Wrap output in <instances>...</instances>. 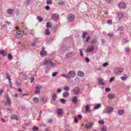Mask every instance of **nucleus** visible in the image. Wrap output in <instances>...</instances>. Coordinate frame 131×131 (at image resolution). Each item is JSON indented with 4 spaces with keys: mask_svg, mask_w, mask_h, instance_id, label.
I'll list each match as a JSON object with an SVG mask.
<instances>
[{
    "mask_svg": "<svg viewBox=\"0 0 131 131\" xmlns=\"http://www.w3.org/2000/svg\"><path fill=\"white\" fill-rule=\"evenodd\" d=\"M43 65H50L51 67H54L56 66V64L53 63L50 60L46 59L45 60Z\"/></svg>",
    "mask_w": 131,
    "mask_h": 131,
    "instance_id": "1",
    "label": "nucleus"
},
{
    "mask_svg": "<svg viewBox=\"0 0 131 131\" xmlns=\"http://www.w3.org/2000/svg\"><path fill=\"white\" fill-rule=\"evenodd\" d=\"M67 74L68 78H73L76 75V73L74 71L70 70L69 71Z\"/></svg>",
    "mask_w": 131,
    "mask_h": 131,
    "instance_id": "2",
    "label": "nucleus"
},
{
    "mask_svg": "<svg viewBox=\"0 0 131 131\" xmlns=\"http://www.w3.org/2000/svg\"><path fill=\"white\" fill-rule=\"evenodd\" d=\"M124 69L122 68H118L115 69L114 73L115 74H118L121 73L123 71Z\"/></svg>",
    "mask_w": 131,
    "mask_h": 131,
    "instance_id": "3",
    "label": "nucleus"
},
{
    "mask_svg": "<svg viewBox=\"0 0 131 131\" xmlns=\"http://www.w3.org/2000/svg\"><path fill=\"white\" fill-rule=\"evenodd\" d=\"M7 102L5 103V104L6 105L10 106L11 104V100L9 98L8 95L7 94L6 95Z\"/></svg>",
    "mask_w": 131,
    "mask_h": 131,
    "instance_id": "4",
    "label": "nucleus"
},
{
    "mask_svg": "<svg viewBox=\"0 0 131 131\" xmlns=\"http://www.w3.org/2000/svg\"><path fill=\"white\" fill-rule=\"evenodd\" d=\"M113 110L112 107H107L105 109L104 112L105 113H110L112 112Z\"/></svg>",
    "mask_w": 131,
    "mask_h": 131,
    "instance_id": "5",
    "label": "nucleus"
},
{
    "mask_svg": "<svg viewBox=\"0 0 131 131\" xmlns=\"http://www.w3.org/2000/svg\"><path fill=\"white\" fill-rule=\"evenodd\" d=\"M118 6L119 8L124 9L126 8V5L124 3L121 2L119 3Z\"/></svg>",
    "mask_w": 131,
    "mask_h": 131,
    "instance_id": "6",
    "label": "nucleus"
},
{
    "mask_svg": "<svg viewBox=\"0 0 131 131\" xmlns=\"http://www.w3.org/2000/svg\"><path fill=\"white\" fill-rule=\"evenodd\" d=\"M68 19L70 21H73L74 18V15L72 14H71L68 15L67 17Z\"/></svg>",
    "mask_w": 131,
    "mask_h": 131,
    "instance_id": "7",
    "label": "nucleus"
},
{
    "mask_svg": "<svg viewBox=\"0 0 131 131\" xmlns=\"http://www.w3.org/2000/svg\"><path fill=\"white\" fill-rule=\"evenodd\" d=\"M94 50V47L93 46H89L86 49L85 51L87 52H90L93 51Z\"/></svg>",
    "mask_w": 131,
    "mask_h": 131,
    "instance_id": "8",
    "label": "nucleus"
},
{
    "mask_svg": "<svg viewBox=\"0 0 131 131\" xmlns=\"http://www.w3.org/2000/svg\"><path fill=\"white\" fill-rule=\"evenodd\" d=\"M24 34V32L22 31H19L16 34V37L18 38L21 37Z\"/></svg>",
    "mask_w": 131,
    "mask_h": 131,
    "instance_id": "9",
    "label": "nucleus"
},
{
    "mask_svg": "<svg viewBox=\"0 0 131 131\" xmlns=\"http://www.w3.org/2000/svg\"><path fill=\"white\" fill-rule=\"evenodd\" d=\"M80 91V89L77 87H75L73 90V92L75 94H77L79 93Z\"/></svg>",
    "mask_w": 131,
    "mask_h": 131,
    "instance_id": "10",
    "label": "nucleus"
},
{
    "mask_svg": "<svg viewBox=\"0 0 131 131\" xmlns=\"http://www.w3.org/2000/svg\"><path fill=\"white\" fill-rule=\"evenodd\" d=\"M75 54L74 52H68L66 54V56L67 58H71L74 56Z\"/></svg>",
    "mask_w": 131,
    "mask_h": 131,
    "instance_id": "11",
    "label": "nucleus"
},
{
    "mask_svg": "<svg viewBox=\"0 0 131 131\" xmlns=\"http://www.w3.org/2000/svg\"><path fill=\"white\" fill-rule=\"evenodd\" d=\"M93 123L92 122H90L85 124V127L87 129L91 128L92 126Z\"/></svg>",
    "mask_w": 131,
    "mask_h": 131,
    "instance_id": "12",
    "label": "nucleus"
},
{
    "mask_svg": "<svg viewBox=\"0 0 131 131\" xmlns=\"http://www.w3.org/2000/svg\"><path fill=\"white\" fill-rule=\"evenodd\" d=\"M125 113V111L123 110H119L117 111V114L119 116L123 115Z\"/></svg>",
    "mask_w": 131,
    "mask_h": 131,
    "instance_id": "13",
    "label": "nucleus"
},
{
    "mask_svg": "<svg viewBox=\"0 0 131 131\" xmlns=\"http://www.w3.org/2000/svg\"><path fill=\"white\" fill-rule=\"evenodd\" d=\"M123 14L122 12L118 13L117 15V18L119 19H121L123 18Z\"/></svg>",
    "mask_w": 131,
    "mask_h": 131,
    "instance_id": "14",
    "label": "nucleus"
},
{
    "mask_svg": "<svg viewBox=\"0 0 131 131\" xmlns=\"http://www.w3.org/2000/svg\"><path fill=\"white\" fill-rule=\"evenodd\" d=\"M47 100V97L46 96H44L42 97L41 99V101L43 103H46Z\"/></svg>",
    "mask_w": 131,
    "mask_h": 131,
    "instance_id": "15",
    "label": "nucleus"
},
{
    "mask_svg": "<svg viewBox=\"0 0 131 131\" xmlns=\"http://www.w3.org/2000/svg\"><path fill=\"white\" fill-rule=\"evenodd\" d=\"M10 117L12 119H15L17 120H18V118L16 115L15 114H13L11 115Z\"/></svg>",
    "mask_w": 131,
    "mask_h": 131,
    "instance_id": "16",
    "label": "nucleus"
},
{
    "mask_svg": "<svg viewBox=\"0 0 131 131\" xmlns=\"http://www.w3.org/2000/svg\"><path fill=\"white\" fill-rule=\"evenodd\" d=\"M0 53L3 54V56H5L7 55V51L4 50H0Z\"/></svg>",
    "mask_w": 131,
    "mask_h": 131,
    "instance_id": "17",
    "label": "nucleus"
},
{
    "mask_svg": "<svg viewBox=\"0 0 131 131\" xmlns=\"http://www.w3.org/2000/svg\"><path fill=\"white\" fill-rule=\"evenodd\" d=\"M108 96L110 99H112L114 98L115 95L113 93H110L108 95Z\"/></svg>",
    "mask_w": 131,
    "mask_h": 131,
    "instance_id": "18",
    "label": "nucleus"
},
{
    "mask_svg": "<svg viewBox=\"0 0 131 131\" xmlns=\"http://www.w3.org/2000/svg\"><path fill=\"white\" fill-rule=\"evenodd\" d=\"M98 83L99 84L102 85H104V83L102 82L103 79L101 78H99L98 79Z\"/></svg>",
    "mask_w": 131,
    "mask_h": 131,
    "instance_id": "19",
    "label": "nucleus"
},
{
    "mask_svg": "<svg viewBox=\"0 0 131 131\" xmlns=\"http://www.w3.org/2000/svg\"><path fill=\"white\" fill-rule=\"evenodd\" d=\"M58 115L60 116L62 114V111L60 108H59L57 111Z\"/></svg>",
    "mask_w": 131,
    "mask_h": 131,
    "instance_id": "20",
    "label": "nucleus"
},
{
    "mask_svg": "<svg viewBox=\"0 0 131 131\" xmlns=\"http://www.w3.org/2000/svg\"><path fill=\"white\" fill-rule=\"evenodd\" d=\"M78 75L81 77H82L84 76V73L81 71H79L78 72Z\"/></svg>",
    "mask_w": 131,
    "mask_h": 131,
    "instance_id": "21",
    "label": "nucleus"
},
{
    "mask_svg": "<svg viewBox=\"0 0 131 131\" xmlns=\"http://www.w3.org/2000/svg\"><path fill=\"white\" fill-rule=\"evenodd\" d=\"M33 101L36 104L38 103L39 101L38 98L36 97H34L33 98Z\"/></svg>",
    "mask_w": 131,
    "mask_h": 131,
    "instance_id": "22",
    "label": "nucleus"
},
{
    "mask_svg": "<svg viewBox=\"0 0 131 131\" xmlns=\"http://www.w3.org/2000/svg\"><path fill=\"white\" fill-rule=\"evenodd\" d=\"M40 54L42 56H46L47 55V53L45 51L42 50L40 51Z\"/></svg>",
    "mask_w": 131,
    "mask_h": 131,
    "instance_id": "23",
    "label": "nucleus"
},
{
    "mask_svg": "<svg viewBox=\"0 0 131 131\" xmlns=\"http://www.w3.org/2000/svg\"><path fill=\"white\" fill-rule=\"evenodd\" d=\"M129 41V40L127 38H124L122 40V42L123 44H125L127 43Z\"/></svg>",
    "mask_w": 131,
    "mask_h": 131,
    "instance_id": "24",
    "label": "nucleus"
},
{
    "mask_svg": "<svg viewBox=\"0 0 131 131\" xmlns=\"http://www.w3.org/2000/svg\"><path fill=\"white\" fill-rule=\"evenodd\" d=\"M128 78V77L126 74H125L124 76H122L120 77L121 80H125L127 79Z\"/></svg>",
    "mask_w": 131,
    "mask_h": 131,
    "instance_id": "25",
    "label": "nucleus"
},
{
    "mask_svg": "<svg viewBox=\"0 0 131 131\" xmlns=\"http://www.w3.org/2000/svg\"><path fill=\"white\" fill-rule=\"evenodd\" d=\"M6 78L8 79L9 83L10 84L11 82V79L10 78V76L8 73H6Z\"/></svg>",
    "mask_w": 131,
    "mask_h": 131,
    "instance_id": "26",
    "label": "nucleus"
},
{
    "mask_svg": "<svg viewBox=\"0 0 131 131\" xmlns=\"http://www.w3.org/2000/svg\"><path fill=\"white\" fill-rule=\"evenodd\" d=\"M59 15L58 14H55L53 15L52 16V18L53 19H55L56 18L58 17Z\"/></svg>",
    "mask_w": 131,
    "mask_h": 131,
    "instance_id": "27",
    "label": "nucleus"
},
{
    "mask_svg": "<svg viewBox=\"0 0 131 131\" xmlns=\"http://www.w3.org/2000/svg\"><path fill=\"white\" fill-rule=\"evenodd\" d=\"M62 95L63 97L66 98L68 96L69 93L67 92H64L63 94Z\"/></svg>",
    "mask_w": 131,
    "mask_h": 131,
    "instance_id": "28",
    "label": "nucleus"
},
{
    "mask_svg": "<svg viewBox=\"0 0 131 131\" xmlns=\"http://www.w3.org/2000/svg\"><path fill=\"white\" fill-rule=\"evenodd\" d=\"M102 131H107V127L105 125L103 126L101 128Z\"/></svg>",
    "mask_w": 131,
    "mask_h": 131,
    "instance_id": "29",
    "label": "nucleus"
},
{
    "mask_svg": "<svg viewBox=\"0 0 131 131\" xmlns=\"http://www.w3.org/2000/svg\"><path fill=\"white\" fill-rule=\"evenodd\" d=\"M85 111L86 112H89L90 111V106L89 105H88L85 106Z\"/></svg>",
    "mask_w": 131,
    "mask_h": 131,
    "instance_id": "30",
    "label": "nucleus"
},
{
    "mask_svg": "<svg viewBox=\"0 0 131 131\" xmlns=\"http://www.w3.org/2000/svg\"><path fill=\"white\" fill-rule=\"evenodd\" d=\"M14 10H12L11 9H9L7 10V12L8 14L9 15H11L12 14Z\"/></svg>",
    "mask_w": 131,
    "mask_h": 131,
    "instance_id": "31",
    "label": "nucleus"
},
{
    "mask_svg": "<svg viewBox=\"0 0 131 131\" xmlns=\"http://www.w3.org/2000/svg\"><path fill=\"white\" fill-rule=\"evenodd\" d=\"M101 104H98L96 105L94 107V110H96L99 108L101 106Z\"/></svg>",
    "mask_w": 131,
    "mask_h": 131,
    "instance_id": "32",
    "label": "nucleus"
},
{
    "mask_svg": "<svg viewBox=\"0 0 131 131\" xmlns=\"http://www.w3.org/2000/svg\"><path fill=\"white\" fill-rule=\"evenodd\" d=\"M37 19L39 20V22H41L42 20V19L39 16H37Z\"/></svg>",
    "mask_w": 131,
    "mask_h": 131,
    "instance_id": "33",
    "label": "nucleus"
},
{
    "mask_svg": "<svg viewBox=\"0 0 131 131\" xmlns=\"http://www.w3.org/2000/svg\"><path fill=\"white\" fill-rule=\"evenodd\" d=\"M42 87L41 85H36L35 87V89L36 90L40 89Z\"/></svg>",
    "mask_w": 131,
    "mask_h": 131,
    "instance_id": "34",
    "label": "nucleus"
},
{
    "mask_svg": "<svg viewBox=\"0 0 131 131\" xmlns=\"http://www.w3.org/2000/svg\"><path fill=\"white\" fill-rule=\"evenodd\" d=\"M77 101V98L76 96L73 97L72 99V101L74 103H76Z\"/></svg>",
    "mask_w": 131,
    "mask_h": 131,
    "instance_id": "35",
    "label": "nucleus"
},
{
    "mask_svg": "<svg viewBox=\"0 0 131 131\" xmlns=\"http://www.w3.org/2000/svg\"><path fill=\"white\" fill-rule=\"evenodd\" d=\"M46 3L47 4L51 5L52 3V0H47V1Z\"/></svg>",
    "mask_w": 131,
    "mask_h": 131,
    "instance_id": "36",
    "label": "nucleus"
},
{
    "mask_svg": "<svg viewBox=\"0 0 131 131\" xmlns=\"http://www.w3.org/2000/svg\"><path fill=\"white\" fill-rule=\"evenodd\" d=\"M57 97V95L55 93L53 94L52 96V99L53 100H55L56 99V98Z\"/></svg>",
    "mask_w": 131,
    "mask_h": 131,
    "instance_id": "37",
    "label": "nucleus"
},
{
    "mask_svg": "<svg viewBox=\"0 0 131 131\" xmlns=\"http://www.w3.org/2000/svg\"><path fill=\"white\" fill-rule=\"evenodd\" d=\"M50 33L49 30L48 29H47L45 30V34L46 35H49Z\"/></svg>",
    "mask_w": 131,
    "mask_h": 131,
    "instance_id": "38",
    "label": "nucleus"
},
{
    "mask_svg": "<svg viewBox=\"0 0 131 131\" xmlns=\"http://www.w3.org/2000/svg\"><path fill=\"white\" fill-rule=\"evenodd\" d=\"M87 35V33L86 32H84L82 35V37L83 38H85L86 36Z\"/></svg>",
    "mask_w": 131,
    "mask_h": 131,
    "instance_id": "39",
    "label": "nucleus"
},
{
    "mask_svg": "<svg viewBox=\"0 0 131 131\" xmlns=\"http://www.w3.org/2000/svg\"><path fill=\"white\" fill-rule=\"evenodd\" d=\"M46 27L48 28L51 27V24L49 23H47Z\"/></svg>",
    "mask_w": 131,
    "mask_h": 131,
    "instance_id": "40",
    "label": "nucleus"
},
{
    "mask_svg": "<svg viewBox=\"0 0 131 131\" xmlns=\"http://www.w3.org/2000/svg\"><path fill=\"white\" fill-rule=\"evenodd\" d=\"M60 102L62 103H64L66 101V100L64 99H60Z\"/></svg>",
    "mask_w": 131,
    "mask_h": 131,
    "instance_id": "41",
    "label": "nucleus"
},
{
    "mask_svg": "<svg viewBox=\"0 0 131 131\" xmlns=\"http://www.w3.org/2000/svg\"><path fill=\"white\" fill-rule=\"evenodd\" d=\"M8 57L9 60H11L12 58V56L10 54H8Z\"/></svg>",
    "mask_w": 131,
    "mask_h": 131,
    "instance_id": "42",
    "label": "nucleus"
},
{
    "mask_svg": "<svg viewBox=\"0 0 131 131\" xmlns=\"http://www.w3.org/2000/svg\"><path fill=\"white\" fill-rule=\"evenodd\" d=\"M107 36L111 38L113 36V35L112 33H110L107 34Z\"/></svg>",
    "mask_w": 131,
    "mask_h": 131,
    "instance_id": "43",
    "label": "nucleus"
},
{
    "mask_svg": "<svg viewBox=\"0 0 131 131\" xmlns=\"http://www.w3.org/2000/svg\"><path fill=\"white\" fill-rule=\"evenodd\" d=\"M64 89L65 91H69V88L67 86H65L64 87Z\"/></svg>",
    "mask_w": 131,
    "mask_h": 131,
    "instance_id": "44",
    "label": "nucleus"
},
{
    "mask_svg": "<svg viewBox=\"0 0 131 131\" xmlns=\"http://www.w3.org/2000/svg\"><path fill=\"white\" fill-rule=\"evenodd\" d=\"M4 91V89H1L0 90V97Z\"/></svg>",
    "mask_w": 131,
    "mask_h": 131,
    "instance_id": "45",
    "label": "nucleus"
},
{
    "mask_svg": "<svg viewBox=\"0 0 131 131\" xmlns=\"http://www.w3.org/2000/svg\"><path fill=\"white\" fill-rule=\"evenodd\" d=\"M108 64V63L107 62H105L103 64V67H105L107 66Z\"/></svg>",
    "mask_w": 131,
    "mask_h": 131,
    "instance_id": "46",
    "label": "nucleus"
},
{
    "mask_svg": "<svg viewBox=\"0 0 131 131\" xmlns=\"http://www.w3.org/2000/svg\"><path fill=\"white\" fill-rule=\"evenodd\" d=\"M101 125L103 124L104 123V122L103 120H99L98 122Z\"/></svg>",
    "mask_w": 131,
    "mask_h": 131,
    "instance_id": "47",
    "label": "nucleus"
},
{
    "mask_svg": "<svg viewBox=\"0 0 131 131\" xmlns=\"http://www.w3.org/2000/svg\"><path fill=\"white\" fill-rule=\"evenodd\" d=\"M58 72H55L53 73L52 74V76L53 77H55L57 74Z\"/></svg>",
    "mask_w": 131,
    "mask_h": 131,
    "instance_id": "48",
    "label": "nucleus"
},
{
    "mask_svg": "<svg viewBox=\"0 0 131 131\" xmlns=\"http://www.w3.org/2000/svg\"><path fill=\"white\" fill-rule=\"evenodd\" d=\"M107 24L109 25H111L112 24V21L111 20H108L107 21Z\"/></svg>",
    "mask_w": 131,
    "mask_h": 131,
    "instance_id": "49",
    "label": "nucleus"
},
{
    "mask_svg": "<svg viewBox=\"0 0 131 131\" xmlns=\"http://www.w3.org/2000/svg\"><path fill=\"white\" fill-rule=\"evenodd\" d=\"M32 129L34 131L38 130V128L36 126H34L33 127Z\"/></svg>",
    "mask_w": 131,
    "mask_h": 131,
    "instance_id": "50",
    "label": "nucleus"
},
{
    "mask_svg": "<svg viewBox=\"0 0 131 131\" xmlns=\"http://www.w3.org/2000/svg\"><path fill=\"white\" fill-rule=\"evenodd\" d=\"M105 2L107 4H110L111 3V0H105Z\"/></svg>",
    "mask_w": 131,
    "mask_h": 131,
    "instance_id": "51",
    "label": "nucleus"
},
{
    "mask_svg": "<svg viewBox=\"0 0 131 131\" xmlns=\"http://www.w3.org/2000/svg\"><path fill=\"white\" fill-rule=\"evenodd\" d=\"M123 29H124L123 27L122 26H121V27H119V28L117 29V30H118V31H119V30L122 31Z\"/></svg>",
    "mask_w": 131,
    "mask_h": 131,
    "instance_id": "52",
    "label": "nucleus"
},
{
    "mask_svg": "<svg viewBox=\"0 0 131 131\" xmlns=\"http://www.w3.org/2000/svg\"><path fill=\"white\" fill-rule=\"evenodd\" d=\"M61 91V90L60 88H58L57 90V92L58 93H60Z\"/></svg>",
    "mask_w": 131,
    "mask_h": 131,
    "instance_id": "53",
    "label": "nucleus"
},
{
    "mask_svg": "<svg viewBox=\"0 0 131 131\" xmlns=\"http://www.w3.org/2000/svg\"><path fill=\"white\" fill-rule=\"evenodd\" d=\"M125 51L126 52H127L129 51V48L128 47H126L125 48Z\"/></svg>",
    "mask_w": 131,
    "mask_h": 131,
    "instance_id": "54",
    "label": "nucleus"
},
{
    "mask_svg": "<svg viewBox=\"0 0 131 131\" xmlns=\"http://www.w3.org/2000/svg\"><path fill=\"white\" fill-rule=\"evenodd\" d=\"M61 76L62 77H64L67 78H68V74H67V75L65 74H61Z\"/></svg>",
    "mask_w": 131,
    "mask_h": 131,
    "instance_id": "55",
    "label": "nucleus"
},
{
    "mask_svg": "<svg viewBox=\"0 0 131 131\" xmlns=\"http://www.w3.org/2000/svg\"><path fill=\"white\" fill-rule=\"evenodd\" d=\"M36 41H34V42L32 43L31 44V46L32 47H34V46H35V45H36Z\"/></svg>",
    "mask_w": 131,
    "mask_h": 131,
    "instance_id": "56",
    "label": "nucleus"
},
{
    "mask_svg": "<svg viewBox=\"0 0 131 131\" xmlns=\"http://www.w3.org/2000/svg\"><path fill=\"white\" fill-rule=\"evenodd\" d=\"M90 39V37L89 36H88L86 38V42H88L89 40Z\"/></svg>",
    "mask_w": 131,
    "mask_h": 131,
    "instance_id": "57",
    "label": "nucleus"
},
{
    "mask_svg": "<svg viewBox=\"0 0 131 131\" xmlns=\"http://www.w3.org/2000/svg\"><path fill=\"white\" fill-rule=\"evenodd\" d=\"M115 78L114 77H112L110 78L109 80V82H111Z\"/></svg>",
    "mask_w": 131,
    "mask_h": 131,
    "instance_id": "58",
    "label": "nucleus"
},
{
    "mask_svg": "<svg viewBox=\"0 0 131 131\" xmlns=\"http://www.w3.org/2000/svg\"><path fill=\"white\" fill-rule=\"evenodd\" d=\"M45 9L47 10H48L50 9V7L49 6H47L45 7Z\"/></svg>",
    "mask_w": 131,
    "mask_h": 131,
    "instance_id": "59",
    "label": "nucleus"
},
{
    "mask_svg": "<svg viewBox=\"0 0 131 131\" xmlns=\"http://www.w3.org/2000/svg\"><path fill=\"white\" fill-rule=\"evenodd\" d=\"M49 69H48V67H47L45 69V72L46 73H48V72Z\"/></svg>",
    "mask_w": 131,
    "mask_h": 131,
    "instance_id": "60",
    "label": "nucleus"
},
{
    "mask_svg": "<svg viewBox=\"0 0 131 131\" xmlns=\"http://www.w3.org/2000/svg\"><path fill=\"white\" fill-rule=\"evenodd\" d=\"M40 91L39 90H37L35 91V93L36 94H38L40 93Z\"/></svg>",
    "mask_w": 131,
    "mask_h": 131,
    "instance_id": "61",
    "label": "nucleus"
},
{
    "mask_svg": "<svg viewBox=\"0 0 131 131\" xmlns=\"http://www.w3.org/2000/svg\"><path fill=\"white\" fill-rule=\"evenodd\" d=\"M110 89L109 88H106L105 89V91L106 92L109 91H110Z\"/></svg>",
    "mask_w": 131,
    "mask_h": 131,
    "instance_id": "62",
    "label": "nucleus"
},
{
    "mask_svg": "<svg viewBox=\"0 0 131 131\" xmlns=\"http://www.w3.org/2000/svg\"><path fill=\"white\" fill-rule=\"evenodd\" d=\"M30 78L31 80V81H30V82L31 83H32L34 80V78L33 77H31Z\"/></svg>",
    "mask_w": 131,
    "mask_h": 131,
    "instance_id": "63",
    "label": "nucleus"
},
{
    "mask_svg": "<svg viewBox=\"0 0 131 131\" xmlns=\"http://www.w3.org/2000/svg\"><path fill=\"white\" fill-rule=\"evenodd\" d=\"M85 59L87 62H88L89 61V59L88 58H85Z\"/></svg>",
    "mask_w": 131,
    "mask_h": 131,
    "instance_id": "64",
    "label": "nucleus"
}]
</instances>
